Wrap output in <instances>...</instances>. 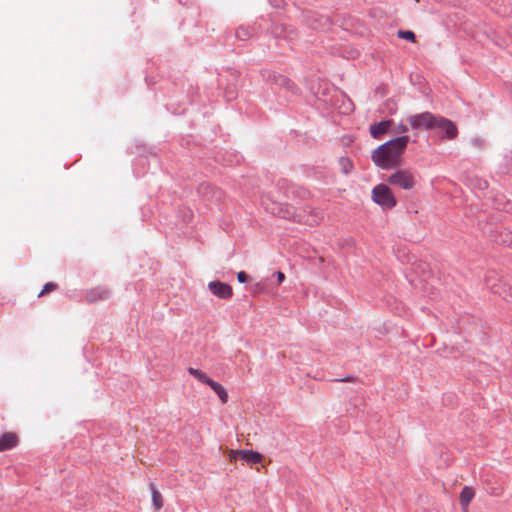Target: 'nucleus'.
I'll return each mask as SVG.
<instances>
[{"mask_svg":"<svg viewBox=\"0 0 512 512\" xmlns=\"http://www.w3.org/2000/svg\"><path fill=\"white\" fill-rule=\"evenodd\" d=\"M409 136L402 135L377 147L372 153L373 162L381 169H391L401 163V156L405 152Z\"/></svg>","mask_w":512,"mask_h":512,"instance_id":"nucleus-1","label":"nucleus"},{"mask_svg":"<svg viewBox=\"0 0 512 512\" xmlns=\"http://www.w3.org/2000/svg\"><path fill=\"white\" fill-rule=\"evenodd\" d=\"M261 201L268 212L280 218L308 225H315L319 222L318 217L310 219L306 215L305 209H296L287 203L276 202L269 195L263 196Z\"/></svg>","mask_w":512,"mask_h":512,"instance_id":"nucleus-2","label":"nucleus"},{"mask_svg":"<svg viewBox=\"0 0 512 512\" xmlns=\"http://www.w3.org/2000/svg\"><path fill=\"white\" fill-rule=\"evenodd\" d=\"M487 288L494 294L499 295L503 300L512 304V287L506 283H502L498 279L495 271H488L485 276Z\"/></svg>","mask_w":512,"mask_h":512,"instance_id":"nucleus-3","label":"nucleus"},{"mask_svg":"<svg viewBox=\"0 0 512 512\" xmlns=\"http://www.w3.org/2000/svg\"><path fill=\"white\" fill-rule=\"evenodd\" d=\"M372 200L384 209H392L397 204L391 189L385 184H378L372 189Z\"/></svg>","mask_w":512,"mask_h":512,"instance_id":"nucleus-4","label":"nucleus"},{"mask_svg":"<svg viewBox=\"0 0 512 512\" xmlns=\"http://www.w3.org/2000/svg\"><path fill=\"white\" fill-rule=\"evenodd\" d=\"M437 115L429 111L422 113L412 114L407 117V122L410 128L414 131L418 130H430L435 126Z\"/></svg>","mask_w":512,"mask_h":512,"instance_id":"nucleus-5","label":"nucleus"},{"mask_svg":"<svg viewBox=\"0 0 512 512\" xmlns=\"http://www.w3.org/2000/svg\"><path fill=\"white\" fill-rule=\"evenodd\" d=\"M388 182L391 185L399 186L402 189L410 190L415 184L416 180L413 174L408 170H398L391 174L388 178Z\"/></svg>","mask_w":512,"mask_h":512,"instance_id":"nucleus-6","label":"nucleus"},{"mask_svg":"<svg viewBox=\"0 0 512 512\" xmlns=\"http://www.w3.org/2000/svg\"><path fill=\"white\" fill-rule=\"evenodd\" d=\"M485 205L498 211L512 212V201L507 199L503 193L487 196Z\"/></svg>","mask_w":512,"mask_h":512,"instance_id":"nucleus-7","label":"nucleus"},{"mask_svg":"<svg viewBox=\"0 0 512 512\" xmlns=\"http://www.w3.org/2000/svg\"><path fill=\"white\" fill-rule=\"evenodd\" d=\"M433 129H438L448 140L456 138L458 134V129L455 124L451 120L442 116L436 117L435 126Z\"/></svg>","mask_w":512,"mask_h":512,"instance_id":"nucleus-8","label":"nucleus"},{"mask_svg":"<svg viewBox=\"0 0 512 512\" xmlns=\"http://www.w3.org/2000/svg\"><path fill=\"white\" fill-rule=\"evenodd\" d=\"M490 237L492 240L503 246L512 248V231L504 227H496L490 231Z\"/></svg>","mask_w":512,"mask_h":512,"instance_id":"nucleus-9","label":"nucleus"},{"mask_svg":"<svg viewBox=\"0 0 512 512\" xmlns=\"http://www.w3.org/2000/svg\"><path fill=\"white\" fill-rule=\"evenodd\" d=\"M209 290L220 299H230L233 296V289L230 285L221 281H211L208 283Z\"/></svg>","mask_w":512,"mask_h":512,"instance_id":"nucleus-10","label":"nucleus"},{"mask_svg":"<svg viewBox=\"0 0 512 512\" xmlns=\"http://www.w3.org/2000/svg\"><path fill=\"white\" fill-rule=\"evenodd\" d=\"M110 290L103 287H95L87 291L86 300L89 303L106 300L110 297Z\"/></svg>","mask_w":512,"mask_h":512,"instance_id":"nucleus-11","label":"nucleus"},{"mask_svg":"<svg viewBox=\"0 0 512 512\" xmlns=\"http://www.w3.org/2000/svg\"><path fill=\"white\" fill-rule=\"evenodd\" d=\"M392 123H393L392 120H384L379 123L372 124L369 129L371 136L375 139L380 138L383 134H385L389 130Z\"/></svg>","mask_w":512,"mask_h":512,"instance_id":"nucleus-12","label":"nucleus"},{"mask_svg":"<svg viewBox=\"0 0 512 512\" xmlns=\"http://www.w3.org/2000/svg\"><path fill=\"white\" fill-rule=\"evenodd\" d=\"M18 444V437L15 433L7 432L0 437V452L12 449Z\"/></svg>","mask_w":512,"mask_h":512,"instance_id":"nucleus-13","label":"nucleus"},{"mask_svg":"<svg viewBox=\"0 0 512 512\" xmlns=\"http://www.w3.org/2000/svg\"><path fill=\"white\" fill-rule=\"evenodd\" d=\"M239 458L246 461L248 464H258L263 460V455L254 450H239Z\"/></svg>","mask_w":512,"mask_h":512,"instance_id":"nucleus-14","label":"nucleus"},{"mask_svg":"<svg viewBox=\"0 0 512 512\" xmlns=\"http://www.w3.org/2000/svg\"><path fill=\"white\" fill-rule=\"evenodd\" d=\"M475 496V490L471 487H464L460 493V504L463 512H467L468 505Z\"/></svg>","mask_w":512,"mask_h":512,"instance_id":"nucleus-15","label":"nucleus"},{"mask_svg":"<svg viewBox=\"0 0 512 512\" xmlns=\"http://www.w3.org/2000/svg\"><path fill=\"white\" fill-rule=\"evenodd\" d=\"M187 372L195 379H197L199 382L206 384L208 386H210V384L213 381V379H211L205 372H203L200 369L190 367L187 369Z\"/></svg>","mask_w":512,"mask_h":512,"instance_id":"nucleus-16","label":"nucleus"},{"mask_svg":"<svg viewBox=\"0 0 512 512\" xmlns=\"http://www.w3.org/2000/svg\"><path fill=\"white\" fill-rule=\"evenodd\" d=\"M209 387L218 395L223 404L227 403L228 393L220 383L213 380Z\"/></svg>","mask_w":512,"mask_h":512,"instance_id":"nucleus-17","label":"nucleus"},{"mask_svg":"<svg viewBox=\"0 0 512 512\" xmlns=\"http://www.w3.org/2000/svg\"><path fill=\"white\" fill-rule=\"evenodd\" d=\"M152 503L156 510H160L163 507V498L160 492L151 485Z\"/></svg>","mask_w":512,"mask_h":512,"instance_id":"nucleus-18","label":"nucleus"},{"mask_svg":"<svg viewBox=\"0 0 512 512\" xmlns=\"http://www.w3.org/2000/svg\"><path fill=\"white\" fill-rule=\"evenodd\" d=\"M339 165L341 168V171L344 174H349L353 169V163L352 161L347 157H342L339 159Z\"/></svg>","mask_w":512,"mask_h":512,"instance_id":"nucleus-19","label":"nucleus"},{"mask_svg":"<svg viewBox=\"0 0 512 512\" xmlns=\"http://www.w3.org/2000/svg\"><path fill=\"white\" fill-rule=\"evenodd\" d=\"M398 36L402 39H405V40H408V41H414L415 40V34L414 32L410 31V30H399L398 31Z\"/></svg>","mask_w":512,"mask_h":512,"instance_id":"nucleus-20","label":"nucleus"},{"mask_svg":"<svg viewBox=\"0 0 512 512\" xmlns=\"http://www.w3.org/2000/svg\"><path fill=\"white\" fill-rule=\"evenodd\" d=\"M56 289V284L52 283V282H49L47 284L44 285L43 289L41 290V292L38 294V297H42L43 295L51 292V291H54Z\"/></svg>","mask_w":512,"mask_h":512,"instance_id":"nucleus-21","label":"nucleus"},{"mask_svg":"<svg viewBox=\"0 0 512 512\" xmlns=\"http://www.w3.org/2000/svg\"><path fill=\"white\" fill-rule=\"evenodd\" d=\"M409 127H410V126H409V124H408V125H406V124H404V123L400 122V123H398V124L395 126V128H394V132H395L396 134H405V133H407V132H408Z\"/></svg>","mask_w":512,"mask_h":512,"instance_id":"nucleus-22","label":"nucleus"},{"mask_svg":"<svg viewBox=\"0 0 512 512\" xmlns=\"http://www.w3.org/2000/svg\"><path fill=\"white\" fill-rule=\"evenodd\" d=\"M239 458V450H229L228 459L230 462H235Z\"/></svg>","mask_w":512,"mask_h":512,"instance_id":"nucleus-23","label":"nucleus"},{"mask_svg":"<svg viewBox=\"0 0 512 512\" xmlns=\"http://www.w3.org/2000/svg\"><path fill=\"white\" fill-rule=\"evenodd\" d=\"M248 275L244 272V271H240L238 274H237V279L239 282L241 283H244L248 280Z\"/></svg>","mask_w":512,"mask_h":512,"instance_id":"nucleus-24","label":"nucleus"},{"mask_svg":"<svg viewBox=\"0 0 512 512\" xmlns=\"http://www.w3.org/2000/svg\"><path fill=\"white\" fill-rule=\"evenodd\" d=\"M236 36L243 39L245 36H248V33L243 28H239L236 30Z\"/></svg>","mask_w":512,"mask_h":512,"instance_id":"nucleus-25","label":"nucleus"},{"mask_svg":"<svg viewBox=\"0 0 512 512\" xmlns=\"http://www.w3.org/2000/svg\"><path fill=\"white\" fill-rule=\"evenodd\" d=\"M275 275L277 276L278 283L281 284L285 279V274L281 271H277Z\"/></svg>","mask_w":512,"mask_h":512,"instance_id":"nucleus-26","label":"nucleus"},{"mask_svg":"<svg viewBox=\"0 0 512 512\" xmlns=\"http://www.w3.org/2000/svg\"><path fill=\"white\" fill-rule=\"evenodd\" d=\"M341 381H344V382H353V381H354V378H353V377H346V378L342 379Z\"/></svg>","mask_w":512,"mask_h":512,"instance_id":"nucleus-27","label":"nucleus"}]
</instances>
